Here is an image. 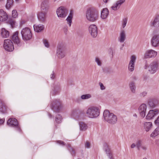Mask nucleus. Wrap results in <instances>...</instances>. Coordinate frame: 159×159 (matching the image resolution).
<instances>
[{
  "label": "nucleus",
  "instance_id": "obj_1",
  "mask_svg": "<svg viewBox=\"0 0 159 159\" xmlns=\"http://www.w3.org/2000/svg\"><path fill=\"white\" fill-rule=\"evenodd\" d=\"M144 68L148 70L150 74H153L155 73L159 69V60L157 59L154 60L149 65L147 63H146Z\"/></svg>",
  "mask_w": 159,
  "mask_h": 159
},
{
  "label": "nucleus",
  "instance_id": "obj_2",
  "mask_svg": "<svg viewBox=\"0 0 159 159\" xmlns=\"http://www.w3.org/2000/svg\"><path fill=\"white\" fill-rule=\"evenodd\" d=\"M103 115L105 120L108 123L114 124L116 123L117 120L116 116L113 113L110 112L108 110L104 111Z\"/></svg>",
  "mask_w": 159,
  "mask_h": 159
},
{
  "label": "nucleus",
  "instance_id": "obj_3",
  "mask_svg": "<svg viewBox=\"0 0 159 159\" xmlns=\"http://www.w3.org/2000/svg\"><path fill=\"white\" fill-rule=\"evenodd\" d=\"M98 12L93 9H88L86 13L87 20L90 22H93L97 20L98 18Z\"/></svg>",
  "mask_w": 159,
  "mask_h": 159
},
{
  "label": "nucleus",
  "instance_id": "obj_4",
  "mask_svg": "<svg viewBox=\"0 0 159 159\" xmlns=\"http://www.w3.org/2000/svg\"><path fill=\"white\" fill-rule=\"evenodd\" d=\"M87 116L91 118L97 117L100 114V109L96 107H89L86 111Z\"/></svg>",
  "mask_w": 159,
  "mask_h": 159
},
{
  "label": "nucleus",
  "instance_id": "obj_5",
  "mask_svg": "<svg viewBox=\"0 0 159 159\" xmlns=\"http://www.w3.org/2000/svg\"><path fill=\"white\" fill-rule=\"evenodd\" d=\"M66 50V45L64 43H61L58 45L56 51V55L59 59H62L65 57Z\"/></svg>",
  "mask_w": 159,
  "mask_h": 159
},
{
  "label": "nucleus",
  "instance_id": "obj_6",
  "mask_svg": "<svg viewBox=\"0 0 159 159\" xmlns=\"http://www.w3.org/2000/svg\"><path fill=\"white\" fill-rule=\"evenodd\" d=\"M22 39L25 41L30 40L32 37V34L30 29L28 28L23 29L21 32Z\"/></svg>",
  "mask_w": 159,
  "mask_h": 159
},
{
  "label": "nucleus",
  "instance_id": "obj_7",
  "mask_svg": "<svg viewBox=\"0 0 159 159\" xmlns=\"http://www.w3.org/2000/svg\"><path fill=\"white\" fill-rule=\"evenodd\" d=\"M68 11V9L65 7L61 6L57 8V13L59 17L64 18L67 15Z\"/></svg>",
  "mask_w": 159,
  "mask_h": 159
},
{
  "label": "nucleus",
  "instance_id": "obj_8",
  "mask_svg": "<svg viewBox=\"0 0 159 159\" xmlns=\"http://www.w3.org/2000/svg\"><path fill=\"white\" fill-rule=\"evenodd\" d=\"M3 46L5 49L8 52H11L14 49L13 43L9 39L4 40Z\"/></svg>",
  "mask_w": 159,
  "mask_h": 159
},
{
  "label": "nucleus",
  "instance_id": "obj_9",
  "mask_svg": "<svg viewBox=\"0 0 159 159\" xmlns=\"http://www.w3.org/2000/svg\"><path fill=\"white\" fill-rule=\"evenodd\" d=\"M147 103L151 108H153L158 105L159 101L156 98L150 97L148 100Z\"/></svg>",
  "mask_w": 159,
  "mask_h": 159
},
{
  "label": "nucleus",
  "instance_id": "obj_10",
  "mask_svg": "<svg viewBox=\"0 0 159 159\" xmlns=\"http://www.w3.org/2000/svg\"><path fill=\"white\" fill-rule=\"evenodd\" d=\"M61 104V102L60 100H55L52 103V109L55 112H59Z\"/></svg>",
  "mask_w": 159,
  "mask_h": 159
},
{
  "label": "nucleus",
  "instance_id": "obj_11",
  "mask_svg": "<svg viewBox=\"0 0 159 159\" xmlns=\"http://www.w3.org/2000/svg\"><path fill=\"white\" fill-rule=\"evenodd\" d=\"M7 123L8 125L12 127H16V129L20 131V128L18 125L17 120L15 118H11L9 119L7 121Z\"/></svg>",
  "mask_w": 159,
  "mask_h": 159
},
{
  "label": "nucleus",
  "instance_id": "obj_12",
  "mask_svg": "<svg viewBox=\"0 0 159 159\" xmlns=\"http://www.w3.org/2000/svg\"><path fill=\"white\" fill-rule=\"evenodd\" d=\"M47 12L40 11L37 13L38 18L39 21L42 23H44L46 21Z\"/></svg>",
  "mask_w": 159,
  "mask_h": 159
},
{
  "label": "nucleus",
  "instance_id": "obj_13",
  "mask_svg": "<svg viewBox=\"0 0 159 159\" xmlns=\"http://www.w3.org/2000/svg\"><path fill=\"white\" fill-rule=\"evenodd\" d=\"M151 44L154 47L159 46V34H155L152 36L151 40Z\"/></svg>",
  "mask_w": 159,
  "mask_h": 159
},
{
  "label": "nucleus",
  "instance_id": "obj_14",
  "mask_svg": "<svg viewBox=\"0 0 159 159\" xmlns=\"http://www.w3.org/2000/svg\"><path fill=\"white\" fill-rule=\"evenodd\" d=\"M158 114H159V109H158L150 110L147 115L146 118L148 120L152 119Z\"/></svg>",
  "mask_w": 159,
  "mask_h": 159
},
{
  "label": "nucleus",
  "instance_id": "obj_15",
  "mask_svg": "<svg viewBox=\"0 0 159 159\" xmlns=\"http://www.w3.org/2000/svg\"><path fill=\"white\" fill-rule=\"evenodd\" d=\"M90 34L93 38H95L98 34V29L97 26L94 24L90 25L89 28Z\"/></svg>",
  "mask_w": 159,
  "mask_h": 159
},
{
  "label": "nucleus",
  "instance_id": "obj_16",
  "mask_svg": "<svg viewBox=\"0 0 159 159\" xmlns=\"http://www.w3.org/2000/svg\"><path fill=\"white\" fill-rule=\"evenodd\" d=\"M157 52L156 51L151 49L147 51L144 55V58L154 57L157 55Z\"/></svg>",
  "mask_w": 159,
  "mask_h": 159
},
{
  "label": "nucleus",
  "instance_id": "obj_17",
  "mask_svg": "<svg viewBox=\"0 0 159 159\" xmlns=\"http://www.w3.org/2000/svg\"><path fill=\"white\" fill-rule=\"evenodd\" d=\"M136 60V57L134 55H132L130 57V60L128 65V69L130 72L133 71L134 69L135 64Z\"/></svg>",
  "mask_w": 159,
  "mask_h": 159
},
{
  "label": "nucleus",
  "instance_id": "obj_18",
  "mask_svg": "<svg viewBox=\"0 0 159 159\" xmlns=\"http://www.w3.org/2000/svg\"><path fill=\"white\" fill-rule=\"evenodd\" d=\"M49 7L48 0H42L40 6L41 11L48 12Z\"/></svg>",
  "mask_w": 159,
  "mask_h": 159
},
{
  "label": "nucleus",
  "instance_id": "obj_19",
  "mask_svg": "<svg viewBox=\"0 0 159 159\" xmlns=\"http://www.w3.org/2000/svg\"><path fill=\"white\" fill-rule=\"evenodd\" d=\"M138 110L141 116L144 118L146 115L147 110L146 105L144 103L142 104L139 107Z\"/></svg>",
  "mask_w": 159,
  "mask_h": 159
},
{
  "label": "nucleus",
  "instance_id": "obj_20",
  "mask_svg": "<svg viewBox=\"0 0 159 159\" xmlns=\"http://www.w3.org/2000/svg\"><path fill=\"white\" fill-rule=\"evenodd\" d=\"M18 32L16 31L13 33L12 39L13 41L15 44H16L18 46H20L21 45V43L20 42V39L18 37Z\"/></svg>",
  "mask_w": 159,
  "mask_h": 159
},
{
  "label": "nucleus",
  "instance_id": "obj_21",
  "mask_svg": "<svg viewBox=\"0 0 159 159\" xmlns=\"http://www.w3.org/2000/svg\"><path fill=\"white\" fill-rule=\"evenodd\" d=\"M125 0H119L116 1V3L111 7V9L115 11H116L120 8V6L124 3Z\"/></svg>",
  "mask_w": 159,
  "mask_h": 159
},
{
  "label": "nucleus",
  "instance_id": "obj_22",
  "mask_svg": "<svg viewBox=\"0 0 159 159\" xmlns=\"http://www.w3.org/2000/svg\"><path fill=\"white\" fill-rule=\"evenodd\" d=\"M151 26L155 27H159V15L155 16L154 19L151 21Z\"/></svg>",
  "mask_w": 159,
  "mask_h": 159
},
{
  "label": "nucleus",
  "instance_id": "obj_23",
  "mask_svg": "<svg viewBox=\"0 0 159 159\" xmlns=\"http://www.w3.org/2000/svg\"><path fill=\"white\" fill-rule=\"evenodd\" d=\"M126 35L125 32L123 30H121L118 38V40L120 43H123L126 39Z\"/></svg>",
  "mask_w": 159,
  "mask_h": 159
},
{
  "label": "nucleus",
  "instance_id": "obj_24",
  "mask_svg": "<svg viewBox=\"0 0 159 159\" xmlns=\"http://www.w3.org/2000/svg\"><path fill=\"white\" fill-rule=\"evenodd\" d=\"M8 19L7 13L2 9L0 10V21H5Z\"/></svg>",
  "mask_w": 159,
  "mask_h": 159
},
{
  "label": "nucleus",
  "instance_id": "obj_25",
  "mask_svg": "<svg viewBox=\"0 0 159 159\" xmlns=\"http://www.w3.org/2000/svg\"><path fill=\"white\" fill-rule=\"evenodd\" d=\"M109 14V11L107 8H103L101 12V17L103 19L107 18Z\"/></svg>",
  "mask_w": 159,
  "mask_h": 159
},
{
  "label": "nucleus",
  "instance_id": "obj_26",
  "mask_svg": "<svg viewBox=\"0 0 159 159\" xmlns=\"http://www.w3.org/2000/svg\"><path fill=\"white\" fill-rule=\"evenodd\" d=\"M73 16V11L72 10H71L70 11L69 16L66 19V20L67 22V23L68 24L70 27L71 25Z\"/></svg>",
  "mask_w": 159,
  "mask_h": 159
},
{
  "label": "nucleus",
  "instance_id": "obj_27",
  "mask_svg": "<svg viewBox=\"0 0 159 159\" xmlns=\"http://www.w3.org/2000/svg\"><path fill=\"white\" fill-rule=\"evenodd\" d=\"M33 27L34 31L37 32L43 31L44 28V26L42 24H39L38 25H34Z\"/></svg>",
  "mask_w": 159,
  "mask_h": 159
},
{
  "label": "nucleus",
  "instance_id": "obj_28",
  "mask_svg": "<svg viewBox=\"0 0 159 159\" xmlns=\"http://www.w3.org/2000/svg\"><path fill=\"white\" fill-rule=\"evenodd\" d=\"M79 125L80 131H85L88 128L87 125L83 122H79Z\"/></svg>",
  "mask_w": 159,
  "mask_h": 159
},
{
  "label": "nucleus",
  "instance_id": "obj_29",
  "mask_svg": "<svg viewBox=\"0 0 159 159\" xmlns=\"http://www.w3.org/2000/svg\"><path fill=\"white\" fill-rule=\"evenodd\" d=\"M1 34L2 37L7 38L9 36V32L5 28H2L1 29Z\"/></svg>",
  "mask_w": 159,
  "mask_h": 159
},
{
  "label": "nucleus",
  "instance_id": "obj_30",
  "mask_svg": "<svg viewBox=\"0 0 159 159\" xmlns=\"http://www.w3.org/2000/svg\"><path fill=\"white\" fill-rule=\"evenodd\" d=\"M129 86L131 92L133 93H135L136 87L135 83L133 81L131 82L129 84Z\"/></svg>",
  "mask_w": 159,
  "mask_h": 159
},
{
  "label": "nucleus",
  "instance_id": "obj_31",
  "mask_svg": "<svg viewBox=\"0 0 159 159\" xmlns=\"http://www.w3.org/2000/svg\"><path fill=\"white\" fill-rule=\"evenodd\" d=\"M7 108L4 103L0 99V111L2 113L6 112Z\"/></svg>",
  "mask_w": 159,
  "mask_h": 159
},
{
  "label": "nucleus",
  "instance_id": "obj_32",
  "mask_svg": "<svg viewBox=\"0 0 159 159\" xmlns=\"http://www.w3.org/2000/svg\"><path fill=\"white\" fill-rule=\"evenodd\" d=\"M152 123L151 122H145L144 123V127L146 131H148L151 128Z\"/></svg>",
  "mask_w": 159,
  "mask_h": 159
},
{
  "label": "nucleus",
  "instance_id": "obj_33",
  "mask_svg": "<svg viewBox=\"0 0 159 159\" xmlns=\"http://www.w3.org/2000/svg\"><path fill=\"white\" fill-rule=\"evenodd\" d=\"M103 148L106 152V153L111 152L110 150L109 146L106 143H103Z\"/></svg>",
  "mask_w": 159,
  "mask_h": 159
},
{
  "label": "nucleus",
  "instance_id": "obj_34",
  "mask_svg": "<svg viewBox=\"0 0 159 159\" xmlns=\"http://www.w3.org/2000/svg\"><path fill=\"white\" fill-rule=\"evenodd\" d=\"M159 134V127H157L151 134L150 136L151 137H155L157 135Z\"/></svg>",
  "mask_w": 159,
  "mask_h": 159
},
{
  "label": "nucleus",
  "instance_id": "obj_35",
  "mask_svg": "<svg viewBox=\"0 0 159 159\" xmlns=\"http://www.w3.org/2000/svg\"><path fill=\"white\" fill-rule=\"evenodd\" d=\"M13 3V0H7V2L6 5V8L9 9L12 5Z\"/></svg>",
  "mask_w": 159,
  "mask_h": 159
},
{
  "label": "nucleus",
  "instance_id": "obj_36",
  "mask_svg": "<svg viewBox=\"0 0 159 159\" xmlns=\"http://www.w3.org/2000/svg\"><path fill=\"white\" fill-rule=\"evenodd\" d=\"M91 97L90 94H87L81 95V98L83 100H85L90 98Z\"/></svg>",
  "mask_w": 159,
  "mask_h": 159
},
{
  "label": "nucleus",
  "instance_id": "obj_37",
  "mask_svg": "<svg viewBox=\"0 0 159 159\" xmlns=\"http://www.w3.org/2000/svg\"><path fill=\"white\" fill-rule=\"evenodd\" d=\"M62 119V117L61 115L57 114L55 120L57 123H61Z\"/></svg>",
  "mask_w": 159,
  "mask_h": 159
},
{
  "label": "nucleus",
  "instance_id": "obj_38",
  "mask_svg": "<svg viewBox=\"0 0 159 159\" xmlns=\"http://www.w3.org/2000/svg\"><path fill=\"white\" fill-rule=\"evenodd\" d=\"M142 141L140 140H138L136 142V145L138 150H140V147L142 145Z\"/></svg>",
  "mask_w": 159,
  "mask_h": 159
},
{
  "label": "nucleus",
  "instance_id": "obj_39",
  "mask_svg": "<svg viewBox=\"0 0 159 159\" xmlns=\"http://www.w3.org/2000/svg\"><path fill=\"white\" fill-rule=\"evenodd\" d=\"M95 61L97 64V65L99 66L102 65V62L100 58L98 57H96L95 58Z\"/></svg>",
  "mask_w": 159,
  "mask_h": 159
},
{
  "label": "nucleus",
  "instance_id": "obj_40",
  "mask_svg": "<svg viewBox=\"0 0 159 159\" xmlns=\"http://www.w3.org/2000/svg\"><path fill=\"white\" fill-rule=\"evenodd\" d=\"M127 22V18H124L123 19V20L122 21V26L123 28H124L126 26V25Z\"/></svg>",
  "mask_w": 159,
  "mask_h": 159
},
{
  "label": "nucleus",
  "instance_id": "obj_41",
  "mask_svg": "<svg viewBox=\"0 0 159 159\" xmlns=\"http://www.w3.org/2000/svg\"><path fill=\"white\" fill-rule=\"evenodd\" d=\"M12 16L13 18H16L17 17L18 14L16 10H14L12 11Z\"/></svg>",
  "mask_w": 159,
  "mask_h": 159
},
{
  "label": "nucleus",
  "instance_id": "obj_42",
  "mask_svg": "<svg viewBox=\"0 0 159 159\" xmlns=\"http://www.w3.org/2000/svg\"><path fill=\"white\" fill-rule=\"evenodd\" d=\"M9 23L11 25L12 28H13L15 25V22L12 19L9 20Z\"/></svg>",
  "mask_w": 159,
  "mask_h": 159
},
{
  "label": "nucleus",
  "instance_id": "obj_43",
  "mask_svg": "<svg viewBox=\"0 0 159 159\" xmlns=\"http://www.w3.org/2000/svg\"><path fill=\"white\" fill-rule=\"evenodd\" d=\"M106 154L109 159H114L113 155L111 152L106 153Z\"/></svg>",
  "mask_w": 159,
  "mask_h": 159
},
{
  "label": "nucleus",
  "instance_id": "obj_44",
  "mask_svg": "<svg viewBox=\"0 0 159 159\" xmlns=\"http://www.w3.org/2000/svg\"><path fill=\"white\" fill-rule=\"evenodd\" d=\"M43 42L44 44L46 47L48 48L49 47V44L47 40L46 39H43Z\"/></svg>",
  "mask_w": 159,
  "mask_h": 159
},
{
  "label": "nucleus",
  "instance_id": "obj_45",
  "mask_svg": "<svg viewBox=\"0 0 159 159\" xmlns=\"http://www.w3.org/2000/svg\"><path fill=\"white\" fill-rule=\"evenodd\" d=\"M147 94V93L146 92H143L140 93L139 96L140 97H143L146 96Z\"/></svg>",
  "mask_w": 159,
  "mask_h": 159
},
{
  "label": "nucleus",
  "instance_id": "obj_46",
  "mask_svg": "<svg viewBox=\"0 0 159 159\" xmlns=\"http://www.w3.org/2000/svg\"><path fill=\"white\" fill-rule=\"evenodd\" d=\"M141 147L144 151H146L147 149V146L146 145H142Z\"/></svg>",
  "mask_w": 159,
  "mask_h": 159
},
{
  "label": "nucleus",
  "instance_id": "obj_47",
  "mask_svg": "<svg viewBox=\"0 0 159 159\" xmlns=\"http://www.w3.org/2000/svg\"><path fill=\"white\" fill-rule=\"evenodd\" d=\"M99 84L100 86V88L101 90H103L105 89V87L104 86L102 83H99Z\"/></svg>",
  "mask_w": 159,
  "mask_h": 159
},
{
  "label": "nucleus",
  "instance_id": "obj_48",
  "mask_svg": "<svg viewBox=\"0 0 159 159\" xmlns=\"http://www.w3.org/2000/svg\"><path fill=\"white\" fill-rule=\"evenodd\" d=\"M155 123L156 125L159 126V116L158 117L157 119L155 120Z\"/></svg>",
  "mask_w": 159,
  "mask_h": 159
},
{
  "label": "nucleus",
  "instance_id": "obj_49",
  "mask_svg": "<svg viewBox=\"0 0 159 159\" xmlns=\"http://www.w3.org/2000/svg\"><path fill=\"white\" fill-rule=\"evenodd\" d=\"M57 143L62 145H65V143L62 141L61 140H58L57 141Z\"/></svg>",
  "mask_w": 159,
  "mask_h": 159
},
{
  "label": "nucleus",
  "instance_id": "obj_50",
  "mask_svg": "<svg viewBox=\"0 0 159 159\" xmlns=\"http://www.w3.org/2000/svg\"><path fill=\"white\" fill-rule=\"evenodd\" d=\"M85 147L86 148H89L90 147V144L89 142H86L85 144Z\"/></svg>",
  "mask_w": 159,
  "mask_h": 159
},
{
  "label": "nucleus",
  "instance_id": "obj_51",
  "mask_svg": "<svg viewBox=\"0 0 159 159\" xmlns=\"http://www.w3.org/2000/svg\"><path fill=\"white\" fill-rule=\"evenodd\" d=\"M4 122V119L0 118V125L2 124Z\"/></svg>",
  "mask_w": 159,
  "mask_h": 159
},
{
  "label": "nucleus",
  "instance_id": "obj_52",
  "mask_svg": "<svg viewBox=\"0 0 159 159\" xmlns=\"http://www.w3.org/2000/svg\"><path fill=\"white\" fill-rule=\"evenodd\" d=\"M136 146V144L135 143H132L131 145V148H134Z\"/></svg>",
  "mask_w": 159,
  "mask_h": 159
},
{
  "label": "nucleus",
  "instance_id": "obj_53",
  "mask_svg": "<svg viewBox=\"0 0 159 159\" xmlns=\"http://www.w3.org/2000/svg\"><path fill=\"white\" fill-rule=\"evenodd\" d=\"M64 30L65 33H66L68 30L67 27H65L64 28Z\"/></svg>",
  "mask_w": 159,
  "mask_h": 159
},
{
  "label": "nucleus",
  "instance_id": "obj_54",
  "mask_svg": "<svg viewBox=\"0 0 159 159\" xmlns=\"http://www.w3.org/2000/svg\"><path fill=\"white\" fill-rule=\"evenodd\" d=\"M54 77H55V76L53 73L52 74H51V78L52 79H53L54 78Z\"/></svg>",
  "mask_w": 159,
  "mask_h": 159
},
{
  "label": "nucleus",
  "instance_id": "obj_55",
  "mask_svg": "<svg viewBox=\"0 0 159 159\" xmlns=\"http://www.w3.org/2000/svg\"><path fill=\"white\" fill-rule=\"evenodd\" d=\"M77 111V110H76V109L73 110L72 111V114L73 115H74V112H76Z\"/></svg>",
  "mask_w": 159,
  "mask_h": 159
},
{
  "label": "nucleus",
  "instance_id": "obj_56",
  "mask_svg": "<svg viewBox=\"0 0 159 159\" xmlns=\"http://www.w3.org/2000/svg\"><path fill=\"white\" fill-rule=\"evenodd\" d=\"M71 150H72V152H73L71 153L72 154H73L72 153L74 154L75 153V152L74 150V149L72 148H71Z\"/></svg>",
  "mask_w": 159,
  "mask_h": 159
},
{
  "label": "nucleus",
  "instance_id": "obj_57",
  "mask_svg": "<svg viewBox=\"0 0 159 159\" xmlns=\"http://www.w3.org/2000/svg\"><path fill=\"white\" fill-rule=\"evenodd\" d=\"M110 50H111V51H110V52H111V54H112V55L113 56V51L112 50V49H110Z\"/></svg>",
  "mask_w": 159,
  "mask_h": 159
},
{
  "label": "nucleus",
  "instance_id": "obj_58",
  "mask_svg": "<svg viewBox=\"0 0 159 159\" xmlns=\"http://www.w3.org/2000/svg\"><path fill=\"white\" fill-rule=\"evenodd\" d=\"M133 116H134L135 117H137V115L136 114H134Z\"/></svg>",
  "mask_w": 159,
  "mask_h": 159
},
{
  "label": "nucleus",
  "instance_id": "obj_59",
  "mask_svg": "<svg viewBox=\"0 0 159 159\" xmlns=\"http://www.w3.org/2000/svg\"><path fill=\"white\" fill-rule=\"evenodd\" d=\"M124 46V44H123V45H122V47H121V48H120V49L121 50H122V48H123V47Z\"/></svg>",
  "mask_w": 159,
  "mask_h": 159
},
{
  "label": "nucleus",
  "instance_id": "obj_60",
  "mask_svg": "<svg viewBox=\"0 0 159 159\" xmlns=\"http://www.w3.org/2000/svg\"><path fill=\"white\" fill-rule=\"evenodd\" d=\"M49 117H50V118H51V117L52 116H51V114H49Z\"/></svg>",
  "mask_w": 159,
  "mask_h": 159
},
{
  "label": "nucleus",
  "instance_id": "obj_61",
  "mask_svg": "<svg viewBox=\"0 0 159 159\" xmlns=\"http://www.w3.org/2000/svg\"><path fill=\"white\" fill-rule=\"evenodd\" d=\"M143 159H147V158H146V157H144V158H143Z\"/></svg>",
  "mask_w": 159,
  "mask_h": 159
},
{
  "label": "nucleus",
  "instance_id": "obj_62",
  "mask_svg": "<svg viewBox=\"0 0 159 159\" xmlns=\"http://www.w3.org/2000/svg\"><path fill=\"white\" fill-rule=\"evenodd\" d=\"M78 159H80V158H78Z\"/></svg>",
  "mask_w": 159,
  "mask_h": 159
}]
</instances>
